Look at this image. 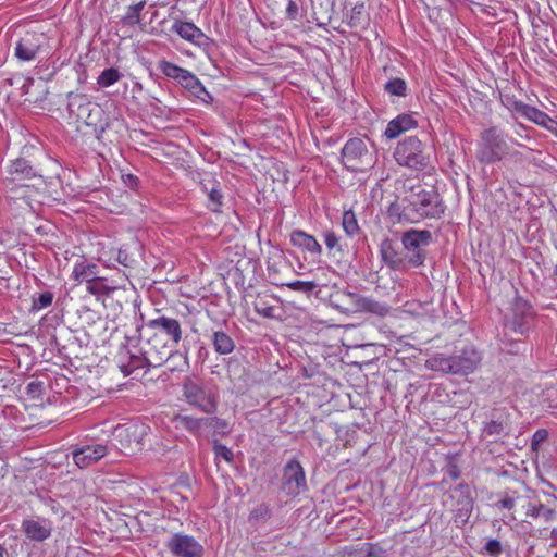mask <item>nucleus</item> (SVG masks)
Masks as SVG:
<instances>
[{
	"mask_svg": "<svg viewBox=\"0 0 557 557\" xmlns=\"http://www.w3.org/2000/svg\"><path fill=\"white\" fill-rule=\"evenodd\" d=\"M455 374L468 375L473 373L481 361V356L473 345H467L459 355L451 356Z\"/></svg>",
	"mask_w": 557,
	"mask_h": 557,
	"instance_id": "4468645a",
	"label": "nucleus"
},
{
	"mask_svg": "<svg viewBox=\"0 0 557 557\" xmlns=\"http://www.w3.org/2000/svg\"><path fill=\"white\" fill-rule=\"evenodd\" d=\"M116 260L119 263L123 264L126 268H131L134 262V260L129 258L128 255L123 250H119Z\"/></svg>",
	"mask_w": 557,
	"mask_h": 557,
	"instance_id": "864d4df0",
	"label": "nucleus"
},
{
	"mask_svg": "<svg viewBox=\"0 0 557 557\" xmlns=\"http://www.w3.org/2000/svg\"><path fill=\"white\" fill-rule=\"evenodd\" d=\"M164 545L174 557H202V545L194 536L182 532L173 533Z\"/></svg>",
	"mask_w": 557,
	"mask_h": 557,
	"instance_id": "9b49d317",
	"label": "nucleus"
},
{
	"mask_svg": "<svg viewBox=\"0 0 557 557\" xmlns=\"http://www.w3.org/2000/svg\"><path fill=\"white\" fill-rule=\"evenodd\" d=\"M292 244L311 256H320L322 253V246L310 234L304 231L296 230L290 234Z\"/></svg>",
	"mask_w": 557,
	"mask_h": 557,
	"instance_id": "412c9836",
	"label": "nucleus"
},
{
	"mask_svg": "<svg viewBox=\"0 0 557 557\" xmlns=\"http://www.w3.org/2000/svg\"><path fill=\"white\" fill-rule=\"evenodd\" d=\"M342 224L345 233L348 236H354L359 232V225L355 213L352 211H345L342 219Z\"/></svg>",
	"mask_w": 557,
	"mask_h": 557,
	"instance_id": "e433bc0d",
	"label": "nucleus"
},
{
	"mask_svg": "<svg viewBox=\"0 0 557 557\" xmlns=\"http://www.w3.org/2000/svg\"><path fill=\"white\" fill-rule=\"evenodd\" d=\"M484 552L490 556H499L503 552L502 543L498 540H488L484 546Z\"/></svg>",
	"mask_w": 557,
	"mask_h": 557,
	"instance_id": "de8ad7c7",
	"label": "nucleus"
},
{
	"mask_svg": "<svg viewBox=\"0 0 557 557\" xmlns=\"http://www.w3.org/2000/svg\"><path fill=\"white\" fill-rule=\"evenodd\" d=\"M53 298L54 296L51 292H44L39 294L37 297H33L30 310L33 312H37L45 308H48L49 306L52 305Z\"/></svg>",
	"mask_w": 557,
	"mask_h": 557,
	"instance_id": "c9c22d12",
	"label": "nucleus"
},
{
	"mask_svg": "<svg viewBox=\"0 0 557 557\" xmlns=\"http://www.w3.org/2000/svg\"><path fill=\"white\" fill-rule=\"evenodd\" d=\"M432 242L428 230H409L401 236V244L408 268L420 267L425 261V248Z\"/></svg>",
	"mask_w": 557,
	"mask_h": 557,
	"instance_id": "6e6552de",
	"label": "nucleus"
},
{
	"mask_svg": "<svg viewBox=\"0 0 557 557\" xmlns=\"http://www.w3.org/2000/svg\"><path fill=\"white\" fill-rule=\"evenodd\" d=\"M128 178H129V182H136L137 181V178L135 176H133V175H128Z\"/></svg>",
	"mask_w": 557,
	"mask_h": 557,
	"instance_id": "052dcab7",
	"label": "nucleus"
},
{
	"mask_svg": "<svg viewBox=\"0 0 557 557\" xmlns=\"http://www.w3.org/2000/svg\"><path fill=\"white\" fill-rule=\"evenodd\" d=\"M183 396L193 407L205 413H213L218 407V397L214 388L194 379H187L183 384Z\"/></svg>",
	"mask_w": 557,
	"mask_h": 557,
	"instance_id": "0eeeda50",
	"label": "nucleus"
},
{
	"mask_svg": "<svg viewBox=\"0 0 557 557\" xmlns=\"http://www.w3.org/2000/svg\"><path fill=\"white\" fill-rule=\"evenodd\" d=\"M339 242V236H337L334 232L327 231L324 233V243L330 253L335 255L336 252H343V248Z\"/></svg>",
	"mask_w": 557,
	"mask_h": 557,
	"instance_id": "a19ab883",
	"label": "nucleus"
},
{
	"mask_svg": "<svg viewBox=\"0 0 557 557\" xmlns=\"http://www.w3.org/2000/svg\"><path fill=\"white\" fill-rule=\"evenodd\" d=\"M106 278L98 275V278H95L87 283L86 289L89 294L95 295L97 297L108 296L110 295L115 287H110L104 284Z\"/></svg>",
	"mask_w": 557,
	"mask_h": 557,
	"instance_id": "c756f323",
	"label": "nucleus"
},
{
	"mask_svg": "<svg viewBox=\"0 0 557 557\" xmlns=\"http://www.w3.org/2000/svg\"><path fill=\"white\" fill-rule=\"evenodd\" d=\"M342 162L351 172H366L375 163V156L363 139L351 138L342 148Z\"/></svg>",
	"mask_w": 557,
	"mask_h": 557,
	"instance_id": "423d86ee",
	"label": "nucleus"
},
{
	"mask_svg": "<svg viewBox=\"0 0 557 557\" xmlns=\"http://www.w3.org/2000/svg\"><path fill=\"white\" fill-rule=\"evenodd\" d=\"M522 113L530 121L541 126H547V124L552 122V119L547 113L541 111L535 107L524 106L522 109Z\"/></svg>",
	"mask_w": 557,
	"mask_h": 557,
	"instance_id": "c85d7f7f",
	"label": "nucleus"
},
{
	"mask_svg": "<svg viewBox=\"0 0 557 557\" xmlns=\"http://www.w3.org/2000/svg\"><path fill=\"white\" fill-rule=\"evenodd\" d=\"M554 557H557V552L555 553Z\"/></svg>",
	"mask_w": 557,
	"mask_h": 557,
	"instance_id": "e2e57ef3",
	"label": "nucleus"
},
{
	"mask_svg": "<svg viewBox=\"0 0 557 557\" xmlns=\"http://www.w3.org/2000/svg\"><path fill=\"white\" fill-rule=\"evenodd\" d=\"M134 369H123L126 374H129Z\"/></svg>",
	"mask_w": 557,
	"mask_h": 557,
	"instance_id": "680f3d73",
	"label": "nucleus"
},
{
	"mask_svg": "<svg viewBox=\"0 0 557 557\" xmlns=\"http://www.w3.org/2000/svg\"><path fill=\"white\" fill-rule=\"evenodd\" d=\"M178 83L194 91H197L198 89H203L200 81L187 70L184 73V78L178 81Z\"/></svg>",
	"mask_w": 557,
	"mask_h": 557,
	"instance_id": "c03bdc74",
	"label": "nucleus"
},
{
	"mask_svg": "<svg viewBox=\"0 0 557 557\" xmlns=\"http://www.w3.org/2000/svg\"><path fill=\"white\" fill-rule=\"evenodd\" d=\"M379 549L376 545L372 543H362L357 548H350L349 554H354L355 557H380L377 555Z\"/></svg>",
	"mask_w": 557,
	"mask_h": 557,
	"instance_id": "58836bf2",
	"label": "nucleus"
},
{
	"mask_svg": "<svg viewBox=\"0 0 557 557\" xmlns=\"http://www.w3.org/2000/svg\"><path fill=\"white\" fill-rule=\"evenodd\" d=\"M172 30L180 35L183 39L190 41L195 45H202L206 39L205 34L195 24L188 22L176 21Z\"/></svg>",
	"mask_w": 557,
	"mask_h": 557,
	"instance_id": "5701e85b",
	"label": "nucleus"
},
{
	"mask_svg": "<svg viewBox=\"0 0 557 557\" xmlns=\"http://www.w3.org/2000/svg\"><path fill=\"white\" fill-rule=\"evenodd\" d=\"M144 327L147 333H151L162 341L169 342L173 347H176L183 337L180 321L171 317L160 315L149 320Z\"/></svg>",
	"mask_w": 557,
	"mask_h": 557,
	"instance_id": "1a4fd4ad",
	"label": "nucleus"
},
{
	"mask_svg": "<svg viewBox=\"0 0 557 557\" xmlns=\"http://www.w3.org/2000/svg\"><path fill=\"white\" fill-rule=\"evenodd\" d=\"M255 311L263 318H273L275 313V307L270 306L263 298H259L253 304Z\"/></svg>",
	"mask_w": 557,
	"mask_h": 557,
	"instance_id": "37998d69",
	"label": "nucleus"
},
{
	"mask_svg": "<svg viewBox=\"0 0 557 557\" xmlns=\"http://www.w3.org/2000/svg\"><path fill=\"white\" fill-rule=\"evenodd\" d=\"M121 78L122 73L117 69L109 67L103 70L97 77V84L102 88H107L117 83Z\"/></svg>",
	"mask_w": 557,
	"mask_h": 557,
	"instance_id": "7c9ffc66",
	"label": "nucleus"
},
{
	"mask_svg": "<svg viewBox=\"0 0 557 557\" xmlns=\"http://www.w3.org/2000/svg\"><path fill=\"white\" fill-rule=\"evenodd\" d=\"M525 512V516L539 518L541 516L543 504L537 499L534 491L523 486L520 490L519 505Z\"/></svg>",
	"mask_w": 557,
	"mask_h": 557,
	"instance_id": "4be33fe9",
	"label": "nucleus"
},
{
	"mask_svg": "<svg viewBox=\"0 0 557 557\" xmlns=\"http://www.w3.org/2000/svg\"><path fill=\"white\" fill-rule=\"evenodd\" d=\"M175 420L180 426L189 432H198L203 424L206 425V419H198L189 416H177Z\"/></svg>",
	"mask_w": 557,
	"mask_h": 557,
	"instance_id": "72a5a7b5",
	"label": "nucleus"
},
{
	"mask_svg": "<svg viewBox=\"0 0 557 557\" xmlns=\"http://www.w3.org/2000/svg\"><path fill=\"white\" fill-rule=\"evenodd\" d=\"M108 454V447L100 443H92L75 448L72 458L75 465L85 469L99 461Z\"/></svg>",
	"mask_w": 557,
	"mask_h": 557,
	"instance_id": "f8f14e48",
	"label": "nucleus"
},
{
	"mask_svg": "<svg viewBox=\"0 0 557 557\" xmlns=\"http://www.w3.org/2000/svg\"><path fill=\"white\" fill-rule=\"evenodd\" d=\"M44 40L42 34L26 33L15 46V57L22 61H32L36 58Z\"/></svg>",
	"mask_w": 557,
	"mask_h": 557,
	"instance_id": "2eb2a0df",
	"label": "nucleus"
},
{
	"mask_svg": "<svg viewBox=\"0 0 557 557\" xmlns=\"http://www.w3.org/2000/svg\"><path fill=\"white\" fill-rule=\"evenodd\" d=\"M222 199H223V195H222L221 190L219 188H216L215 186H213L208 191V208L212 212H220L222 203H223Z\"/></svg>",
	"mask_w": 557,
	"mask_h": 557,
	"instance_id": "ea45409f",
	"label": "nucleus"
},
{
	"mask_svg": "<svg viewBox=\"0 0 557 557\" xmlns=\"http://www.w3.org/2000/svg\"><path fill=\"white\" fill-rule=\"evenodd\" d=\"M145 5L146 1H140L136 4L129 5L122 18L123 23L131 26L139 24L141 21V11L144 10Z\"/></svg>",
	"mask_w": 557,
	"mask_h": 557,
	"instance_id": "2f4dec72",
	"label": "nucleus"
},
{
	"mask_svg": "<svg viewBox=\"0 0 557 557\" xmlns=\"http://www.w3.org/2000/svg\"><path fill=\"white\" fill-rule=\"evenodd\" d=\"M8 175L7 180L11 182L28 180L36 176V170L26 159L18 158L9 165Z\"/></svg>",
	"mask_w": 557,
	"mask_h": 557,
	"instance_id": "b1692460",
	"label": "nucleus"
},
{
	"mask_svg": "<svg viewBox=\"0 0 557 557\" xmlns=\"http://www.w3.org/2000/svg\"><path fill=\"white\" fill-rule=\"evenodd\" d=\"M506 432L505 425L499 421H490L483 428V433L487 435H499Z\"/></svg>",
	"mask_w": 557,
	"mask_h": 557,
	"instance_id": "a18cd8bd",
	"label": "nucleus"
},
{
	"mask_svg": "<svg viewBox=\"0 0 557 557\" xmlns=\"http://www.w3.org/2000/svg\"><path fill=\"white\" fill-rule=\"evenodd\" d=\"M5 549L0 545V557H4Z\"/></svg>",
	"mask_w": 557,
	"mask_h": 557,
	"instance_id": "4d7b16f0",
	"label": "nucleus"
},
{
	"mask_svg": "<svg viewBox=\"0 0 557 557\" xmlns=\"http://www.w3.org/2000/svg\"><path fill=\"white\" fill-rule=\"evenodd\" d=\"M215 458H222L227 462L233 461V451L223 444L215 443L213 446Z\"/></svg>",
	"mask_w": 557,
	"mask_h": 557,
	"instance_id": "49530a36",
	"label": "nucleus"
},
{
	"mask_svg": "<svg viewBox=\"0 0 557 557\" xmlns=\"http://www.w3.org/2000/svg\"><path fill=\"white\" fill-rule=\"evenodd\" d=\"M550 539L553 540H556L557 541V527L554 528L550 532Z\"/></svg>",
	"mask_w": 557,
	"mask_h": 557,
	"instance_id": "6e6d98bb",
	"label": "nucleus"
},
{
	"mask_svg": "<svg viewBox=\"0 0 557 557\" xmlns=\"http://www.w3.org/2000/svg\"><path fill=\"white\" fill-rule=\"evenodd\" d=\"M28 389H35V382L28 384Z\"/></svg>",
	"mask_w": 557,
	"mask_h": 557,
	"instance_id": "13d9d810",
	"label": "nucleus"
},
{
	"mask_svg": "<svg viewBox=\"0 0 557 557\" xmlns=\"http://www.w3.org/2000/svg\"><path fill=\"white\" fill-rule=\"evenodd\" d=\"M160 71L168 77L174 78L177 82L184 78L185 69H182L169 61L162 60L159 62Z\"/></svg>",
	"mask_w": 557,
	"mask_h": 557,
	"instance_id": "f704fd0d",
	"label": "nucleus"
},
{
	"mask_svg": "<svg viewBox=\"0 0 557 557\" xmlns=\"http://www.w3.org/2000/svg\"><path fill=\"white\" fill-rule=\"evenodd\" d=\"M363 296L352 292H337L332 296L333 306L344 313H360Z\"/></svg>",
	"mask_w": 557,
	"mask_h": 557,
	"instance_id": "a211bd4d",
	"label": "nucleus"
},
{
	"mask_svg": "<svg viewBox=\"0 0 557 557\" xmlns=\"http://www.w3.org/2000/svg\"><path fill=\"white\" fill-rule=\"evenodd\" d=\"M305 490V471L297 460H290L284 470V491L288 495L297 496Z\"/></svg>",
	"mask_w": 557,
	"mask_h": 557,
	"instance_id": "ddd939ff",
	"label": "nucleus"
},
{
	"mask_svg": "<svg viewBox=\"0 0 557 557\" xmlns=\"http://www.w3.org/2000/svg\"><path fill=\"white\" fill-rule=\"evenodd\" d=\"M363 9H364L363 3H358L351 9L350 21H349L350 26H357L360 23V17L363 13Z\"/></svg>",
	"mask_w": 557,
	"mask_h": 557,
	"instance_id": "09e8293b",
	"label": "nucleus"
},
{
	"mask_svg": "<svg viewBox=\"0 0 557 557\" xmlns=\"http://www.w3.org/2000/svg\"><path fill=\"white\" fill-rule=\"evenodd\" d=\"M26 536L36 542H42L51 535L52 527L47 520H25L22 524Z\"/></svg>",
	"mask_w": 557,
	"mask_h": 557,
	"instance_id": "aec40b11",
	"label": "nucleus"
},
{
	"mask_svg": "<svg viewBox=\"0 0 557 557\" xmlns=\"http://www.w3.org/2000/svg\"><path fill=\"white\" fill-rule=\"evenodd\" d=\"M425 367L429 370L445 373L455 374L454 360L451 356L445 354H435L425 361Z\"/></svg>",
	"mask_w": 557,
	"mask_h": 557,
	"instance_id": "393cba45",
	"label": "nucleus"
},
{
	"mask_svg": "<svg viewBox=\"0 0 557 557\" xmlns=\"http://www.w3.org/2000/svg\"><path fill=\"white\" fill-rule=\"evenodd\" d=\"M28 389H35V382L28 384Z\"/></svg>",
	"mask_w": 557,
	"mask_h": 557,
	"instance_id": "bf43d9fd",
	"label": "nucleus"
},
{
	"mask_svg": "<svg viewBox=\"0 0 557 557\" xmlns=\"http://www.w3.org/2000/svg\"><path fill=\"white\" fill-rule=\"evenodd\" d=\"M272 283L276 286L287 287L292 290L300 292L304 294H311L318 287V284L313 281H273Z\"/></svg>",
	"mask_w": 557,
	"mask_h": 557,
	"instance_id": "cd10ccee",
	"label": "nucleus"
},
{
	"mask_svg": "<svg viewBox=\"0 0 557 557\" xmlns=\"http://www.w3.org/2000/svg\"><path fill=\"white\" fill-rule=\"evenodd\" d=\"M515 146L521 145L499 126H490L479 135L475 158L481 164H494L516 157Z\"/></svg>",
	"mask_w": 557,
	"mask_h": 557,
	"instance_id": "f257e3e1",
	"label": "nucleus"
},
{
	"mask_svg": "<svg viewBox=\"0 0 557 557\" xmlns=\"http://www.w3.org/2000/svg\"><path fill=\"white\" fill-rule=\"evenodd\" d=\"M403 208L404 206L401 207L399 203L397 202H394L389 206L388 208V214L389 216H395L397 218L398 221H406L404 218H403Z\"/></svg>",
	"mask_w": 557,
	"mask_h": 557,
	"instance_id": "3c124183",
	"label": "nucleus"
},
{
	"mask_svg": "<svg viewBox=\"0 0 557 557\" xmlns=\"http://www.w3.org/2000/svg\"><path fill=\"white\" fill-rule=\"evenodd\" d=\"M70 116L76 123V128L90 127L94 133H102L107 123L101 107L87 99L85 95H75L69 101Z\"/></svg>",
	"mask_w": 557,
	"mask_h": 557,
	"instance_id": "20e7f679",
	"label": "nucleus"
},
{
	"mask_svg": "<svg viewBox=\"0 0 557 557\" xmlns=\"http://www.w3.org/2000/svg\"><path fill=\"white\" fill-rule=\"evenodd\" d=\"M148 431L149 426L145 423H129L116 429V437L127 454H135L144 448Z\"/></svg>",
	"mask_w": 557,
	"mask_h": 557,
	"instance_id": "9d476101",
	"label": "nucleus"
},
{
	"mask_svg": "<svg viewBox=\"0 0 557 557\" xmlns=\"http://www.w3.org/2000/svg\"><path fill=\"white\" fill-rule=\"evenodd\" d=\"M99 267L97 263L79 257L75 260L70 278L76 284L89 283L90 281L98 278Z\"/></svg>",
	"mask_w": 557,
	"mask_h": 557,
	"instance_id": "f3484780",
	"label": "nucleus"
},
{
	"mask_svg": "<svg viewBox=\"0 0 557 557\" xmlns=\"http://www.w3.org/2000/svg\"><path fill=\"white\" fill-rule=\"evenodd\" d=\"M394 158L400 166L422 171L430 165V153L423 143L416 136L399 141L394 150Z\"/></svg>",
	"mask_w": 557,
	"mask_h": 557,
	"instance_id": "39448f33",
	"label": "nucleus"
},
{
	"mask_svg": "<svg viewBox=\"0 0 557 557\" xmlns=\"http://www.w3.org/2000/svg\"><path fill=\"white\" fill-rule=\"evenodd\" d=\"M391 307L370 297H363L360 313H372L377 317H385L389 313Z\"/></svg>",
	"mask_w": 557,
	"mask_h": 557,
	"instance_id": "a878e982",
	"label": "nucleus"
},
{
	"mask_svg": "<svg viewBox=\"0 0 557 557\" xmlns=\"http://www.w3.org/2000/svg\"><path fill=\"white\" fill-rule=\"evenodd\" d=\"M382 260L393 270L404 271L409 269L404 252L398 251L391 239H384L380 246Z\"/></svg>",
	"mask_w": 557,
	"mask_h": 557,
	"instance_id": "dca6fc26",
	"label": "nucleus"
},
{
	"mask_svg": "<svg viewBox=\"0 0 557 557\" xmlns=\"http://www.w3.org/2000/svg\"><path fill=\"white\" fill-rule=\"evenodd\" d=\"M299 14L298 3L294 0H289L286 7V16L290 20H296Z\"/></svg>",
	"mask_w": 557,
	"mask_h": 557,
	"instance_id": "8fccbe9b",
	"label": "nucleus"
},
{
	"mask_svg": "<svg viewBox=\"0 0 557 557\" xmlns=\"http://www.w3.org/2000/svg\"><path fill=\"white\" fill-rule=\"evenodd\" d=\"M403 218L407 222L418 223L423 219H437L444 213V205L434 190L421 185L411 188L404 199Z\"/></svg>",
	"mask_w": 557,
	"mask_h": 557,
	"instance_id": "f03ea898",
	"label": "nucleus"
},
{
	"mask_svg": "<svg viewBox=\"0 0 557 557\" xmlns=\"http://www.w3.org/2000/svg\"><path fill=\"white\" fill-rule=\"evenodd\" d=\"M520 490L507 491L503 497L495 503V506L499 509L512 510L519 505Z\"/></svg>",
	"mask_w": 557,
	"mask_h": 557,
	"instance_id": "473e14b6",
	"label": "nucleus"
},
{
	"mask_svg": "<svg viewBox=\"0 0 557 557\" xmlns=\"http://www.w3.org/2000/svg\"><path fill=\"white\" fill-rule=\"evenodd\" d=\"M541 516L545 522H552L556 519V511L554 509H545L543 507Z\"/></svg>",
	"mask_w": 557,
	"mask_h": 557,
	"instance_id": "5fc2aeb1",
	"label": "nucleus"
},
{
	"mask_svg": "<svg viewBox=\"0 0 557 557\" xmlns=\"http://www.w3.org/2000/svg\"><path fill=\"white\" fill-rule=\"evenodd\" d=\"M418 126L417 121L411 114H399L387 124L384 135L388 139H395L403 133L413 129Z\"/></svg>",
	"mask_w": 557,
	"mask_h": 557,
	"instance_id": "6ab92c4d",
	"label": "nucleus"
},
{
	"mask_svg": "<svg viewBox=\"0 0 557 557\" xmlns=\"http://www.w3.org/2000/svg\"><path fill=\"white\" fill-rule=\"evenodd\" d=\"M212 343L215 351L220 355L231 354L235 346L233 339L222 331H216L213 333Z\"/></svg>",
	"mask_w": 557,
	"mask_h": 557,
	"instance_id": "bb28decb",
	"label": "nucleus"
},
{
	"mask_svg": "<svg viewBox=\"0 0 557 557\" xmlns=\"http://www.w3.org/2000/svg\"><path fill=\"white\" fill-rule=\"evenodd\" d=\"M206 425L213 429L214 432L225 435L230 432V425L226 420L212 417L206 418Z\"/></svg>",
	"mask_w": 557,
	"mask_h": 557,
	"instance_id": "79ce46f5",
	"label": "nucleus"
},
{
	"mask_svg": "<svg viewBox=\"0 0 557 557\" xmlns=\"http://www.w3.org/2000/svg\"><path fill=\"white\" fill-rule=\"evenodd\" d=\"M384 88L388 94H391L393 96L404 97V96H406L407 85L404 79L394 78V79L388 81L385 84Z\"/></svg>",
	"mask_w": 557,
	"mask_h": 557,
	"instance_id": "4c0bfd02",
	"label": "nucleus"
},
{
	"mask_svg": "<svg viewBox=\"0 0 557 557\" xmlns=\"http://www.w3.org/2000/svg\"><path fill=\"white\" fill-rule=\"evenodd\" d=\"M145 336L146 338L141 339L139 355L132 354L131 356L133 368H158L171 359H180L186 364V357L177 350L173 351L174 347L169 342L147 332Z\"/></svg>",
	"mask_w": 557,
	"mask_h": 557,
	"instance_id": "7ed1b4c3",
	"label": "nucleus"
},
{
	"mask_svg": "<svg viewBox=\"0 0 557 557\" xmlns=\"http://www.w3.org/2000/svg\"><path fill=\"white\" fill-rule=\"evenodd\" d=\"M547 437V431L544 429H540L535 431V433L532 436V446L535 447L543 441H545Z\"/></svg>",
	"mask_w": 557,
	"mask_h": 557,
	"instance_id": "603ef678",
	"label": "nucleus"
}]
</instances>
